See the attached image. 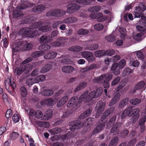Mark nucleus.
I'll return each mask as SVG.
<instances>
[{
	"mask_svg": "<svg viewBox=\"0 0 146 146\" xmlns=\"http://www.w3.org/2000/svg\"><path fill=\"white\" fill-rule=\"evenodd\" d=\"M138 27L140 29V33L137 34L133 35V37L137 41H140L142 39L143 36V37L146 36V29H143L142 27L140 26H139Z\"/></svg>",
	"mask_w": 146,
	"mask_h": 146,
	"instance_id": "5",
	"label": "nucleus"
},
{
	"mask_svg": "<svg viewBox=\"0 0 146 146\" xmlns=\"http://www.w3.org/2000/svg\"><path fill=\"white\" fill-rule=\"evenodd\" d=\"M115 36L112 34L107 35L105 37L106 39L109 42L113 41L115 40Z\"/></svg>",
	"mask_w": 146,
	"mask_h": 146,
	"instance_id": "42",
	"label": "nucleus"
},
{
	"mask_svg": "<svg viewBox=\"0 0 146 146\" xmlns=\"http://www.w3.org/2000/svg\"><path fill=\"white\" fill-rule=\"evenodd\" d=\"M104 127L105 124L102 123H100L99 125H97L93 131V134L95 135L100 132L104 129Z\"/></svg>",
	"mask_w": 146,
	"mask_h": 146,
	"instance_id": "12",
	"label": "nucleus"
},
{
	"mask_svg": "<svg viewBox=\"0 0 146 146\" xmlns=\"http://www.w3.org/2000/svg\"><path fill=\"white\" fill-rule=\"evenodd\" d=\"M1 44L3 45L4 48H7L9 44L7 38H5L3 39L1 41Z\"/></svg>",
	"mask_w": 146,
	"mask_h": 146,
	"instance_id": "55",
	"label": "nucleus"
},
{
	"mask_svg": "<svg viewBox=\"0 0 146 146\" xmlns=\"http://www.w3.org/2000/svg\"><path fill=\"white\" fill-rule=\"evenodd\" d=\"M20 92L23 97H25L27 95V92L25 88L23 86L20 89Z\"/></svg>",
	"mask_w": 146,
	"mask_h": 146,
	"instance_id": "51",
	"label": "nucleus"
},
{
	"mask_svg": "<svg viewBox=\"0 0 146 146\" xmlns=\"http://www.w3.org/2000/svg\"><path fill=\"white\" fill-rule=\"evenodd\" d=\"M144 85L145 82L144 81H140L135 86V88L136 90L143 89Z\"/></svg>",
	"mask_w": 146,
	"mask_h": 146,
	"instance_id": "39",
	"label": "nucleus"
},
{
	"mask_svg": "<svg viewBox=\"0 0 146 146\" xmlns=\"http://www.w3.org/2000/svg\"><path fill=\"white\" fill-rule=\"evenodd\" d=\"M69 125L70 130L71 131H74L75 129H78L81 127V123L79 121H76L70 122Z\"/></svg>",
	"mask_w": 146,
	"mask_h": 146,
	"instance_id": "8",
	"label": "nucleus"
},
{
	"mask_svg": "<svg viewBox=\"0 0 146 146\" xmlns=\"http://www.w3.org/2000/svg\"><path fill=\"white\" fill-rule=\"evenodd\" d=\"M38 124L41 127H47L49 126V123L46 121L39 122Z\"/></svg>",
	"mask_w": 146,
	"mask_h": 146,
	"instance_id": "53",
	"label": "nucleus"
},
{
	"mask_svg": "<svg viewBox=\"0 0 146 146\" xmlns=\"http://www.w3.org/2000/svg\"><path fill=\"white\" fill-rule=\"evenodd\" d=\"M19 136V134L16 132H13L11 134V138L12 140H15L17 139Z\"/></svg>",
	"mask_w": 146,
	"mask_h": 146,
	"instance_id": "60",
	"label": "nucleus"
},
{
	"mask_svg": "<svg viewBox=\"0 0 146 146\" xmlns=\"http://www.w3.org/2000/svg\"><path fill=\"white\" fill-rule=\"evenodd\" d=\"M116 119V117L115 116L113 117L110 119L109 121L107 124V126L108 127L113 125L115 122Z\"/></svg>",
	"mask_w": 146,
	"mask_h": 146,
	"instance_id": "54",
	"label": "nucleus"
},
{
	"mask_svg": "<svg viewBox=\"0 0 146 146\" xmlns=\"http://www.w3.org/2000/svg\"><path fill=\"white\" fill-rule=\"evenodd\" d=\"M89 31L87 29H80L77 32L78 34L79 35H85L88 34Z\"/></svg>",
	"mask_w": 146,
	"mask_h": 146,
	"instance_id": "47",
	"label": "nucleus"
},
{
	"mask_svg": "<svg viewBox=\"0 0 146 146\" xmlns=\"http://www.w3.org/2000/svg\"><path fill=\"white\" fill-rule=\"evenodd\" d=\"M103 88H100L98 89L96 92L93 91L88 93V91L84 92L79 98L78 103H80L84 101L85 102H87L90 101L93 98H97L100 95L103 91Z\"/></svg>",
	"mask_w": 146,
	"mask_h": 146,
	"instance_id": "2",
	"label": "nucleus"
},
{
	"mask_svg": "<svg viewBox=\"0 0 146 146\" xmlns=\"http://www.w3.org/2000/svg\"><path fill=\"white\" fill-rule=\"evenodd\" d=\"M124 20L126 21L129 20H132L133 19V16L132 14L130 13H127L125 14L124 17Z\"/></svg>",
	"mask_w": 146,
	"mask_h": 146,
	"instance_id": "43",
	"label": "nucleus"
},
{
	"mask_svg": "<svg viewBox=\"0 0 146 146\" xmlns=\"http://www.w3.org/2000/svg\"><path fill=\"white\" fill-rule=\"evenodd\" d=\"M125 84V82H121L119 85L117 86L115 90L117 92L120 91L123 88Z\"/></svg>",
	"mask_w": 146,
	"mask_h": 146,
	"instance_id": "57",
	"label": "nucleus"
},
{
	"mask_svg": "<svg viewBox=\"0 0 146 146\" xmlns=\"http://www.w3.org/2000/svg\"><path fill=\"white\" fill-rule=\"evenodd\" d=\"M50 37L45 35L42 36L39 39V41L41 43H47L49 42Z\"/></svg>",
	"mask_w": 146,
	"mask_h": 146,
	"instance_id": "30",
	"label": "nucleus"
},
{
	"mask_svg": "<svg viewBox=\"0 0 146 146\" xmlns=\"http://www.w3.org/2000/svg\"><path fill=\"white\" fill-rule=\"evenodd\" d=\"M128 108H130L131 110L129 112L130 116L132 115L135 116L137 117V119H138L139 117V113L140 111L139 109L138 108H135L133 109V107L131 106L129 107Z\"/></svg>",
	"mask_w": 146,
	"mask_h": 146,
	"instance_id": "11",
	"label": "nucleus"
},
{
	"mask_svg": "<svg viewBox=\"0 0 146 146\" xmlns=\"http://www.w3.org/2000/svg\"><path fill=\"white\" fill-rule=\"evenodd\" d=\"M101 9L100 6H96L91 7L88 9V11L90 12H95L99 11Z\"/></svg>",
	"mask_w": 146,
	"mask_h": 146,
	"instance_id": "24",
	"label": "nucleus"
},
{
	"mask_svg": "<svg viewBox=\"0 0 146 146\" xmlns=\"http://www.w3.org/2000/svg\"><path fill=\"white\" fill-rule=\"evenodd\" d=\"M65 13V12L63 10H51L50 11L46 13V15L47 16H53L56 17H60L64 15Z\"/></svg>",
	"mask_w": 146,
	"mask_h": 146,
	"instance_id": "6",
	"label": "nucleus"
},
{
	"mask_svg": "<svg viewBox=\"0 0 146 146\" xmlns=\"http://www.w3.org/2000/svg\"><path fill=\"white\" fill-rule=\"evenodd\" d=\"M121 124L119 123H116L115 125L111 129V133H114L117 130V128L120 126Z\"/></svg>",
	"mask_w": 146,
	"mask_h": 146,
	"instance_id": "59",
	"label": "nucleus"
},
{
	"mask_svg": "<svg viewBox=\"0 0 146 146\" xmlns=\"http://www.w3.org/2000/svg\"><path fill=\"white\" fill-rule=\"evenodd\" d=\"M118 66V64L117 63H115L112 65L111 70L113 74L116 75H118L120 73V70L117 69Z\"/></svg>",
	"mask_w": 146,
	"mask_h": 146,
	"instance_id": "14",
	"label": "nucleus"
},
{
	"mask_svg": "<svg viewBox=\"0 0 146 146\" xmlns=\"http://www.w3.org/2000/svg\"><path fill=\"white\" fill-rule=\"evenodd\" d=\"M82 48L79 46H77L70 47L69 48V50L74 52H79L82 50Z\"/></svg>",
	"mask_w": 146,
	"mask_h": 146,
	"instance_id": "29",
	"label": "nucleus"
},
{
	"mask_svg": "<svg viewBox=\"0 0 146 146\" xmlns=\"http://www.w3.org/2000/svg\"><path fill=\"white\" fill-rule=\"evenodd\" d=\"M112 77L113 75L111 74H103L100 77L94 78L93 81L96 83L99 82L104 80L103 83L104 86L105 88H108L110 86L109 82L111 80Z\"/></svg>",
	"mask_w": 146,
	"mask_h": 146,
	"instance_id": "3",
	"label": "nucleus"
},
{
	"mask_svg": "<svg viewBox=\"0 0 146 146\" xmlns=\"http://www.w3.org/2000/svg\"><path fill=\"white\" fill-rule=\"evenodd\" d=\"M141 102V100L138 98L133 99L130 101V103L133 105L138 104L140 103Z\"/></svg>",
	"mask_w": 146,
	"mask_h": 146,
	"instance_id": "56",
	"label": "nucleus"
},
{
	"mask_svg": "<svg viewBox=\"0 0 146 146\" xmlns=\"http://www.w3.org/2000/svg\"><path fill=\"white\" fill-rule=\"evenodd\" d=\"M126 64L125 60L123 59H121L119 62L118 64L119 69L121 70L123 68Z\"/></svg>",
	"mask_w": 146,
	"mask_h": 146,
	"instance_id": "44",
	"label": "nucleus"
},
{
	"mask_svg": "<svg viewBox=\"0 0 146 146\" xmlns=\"http://www.w3.org/2000/svg\"><path fill=\"white\" fill-rule=\"evenodd\" d=\"M35 66V65L34 64H26L24 68L23 69V71H25V72H29L30 71L33 67Z\"/></svg>",
	"mask_w": 146,
	"mask_h": 146,
	"instance_id": "26",
	"label": "nucleus"
},
{
	"mask_svg": "<svg viewBox=\"0 0 146 146\" xmlns=\"http://www.w3.org/2000/svg\"><path fill=\"white\" fill-rule=\"evenodd\" d=\"M45 7L43 5H37L34 7L33 11L35 13H39L44 10Z\"/></svg>",
	"mask_w": 146,
	"mask_h": 146,
	"instance_id": "18",
	"label": "nucleus"
},
{
	"mask_svg": "<svg viewBox=\"0 0 146 146\" xmlns=\"http://www.w3.org/2000/svg\"><path fill=\"white\" fill-rule=\"evenodd\" d=\"M115 53V51L113 49L108 50L105 51V56L108 55L111 56L114 54Z\"/></svg>",
	"mask_w": 146,
	"mask_h": 146,
	"instance_id": "62",
	"label": "nucleus"
},
{
	"mask_svg": "<svg viewBox=\"0 0 146 146\" xmlns=\"http://www.w3.org/2000/svg\"><path fill=\"white\" fill-rule=\"evenodd\" d=\"M105 51L104 50H97L95 52V54L96 57H100L103 56H105Z\"/></svg>",
	"mask_w": 146,
	"mask_h": 146,
	"instance_id": "36",
	"label": "nucleus"
},
{
	"mask_svg": "<svg viewBox=\"0 0 146 146\" xmlns=\"http://www.w3.org/2000/svg\"><path fill=\"white\" fill-rule=\"evenodd\" d=\"M93 120V118H88L83 123L82 125L85 127H86L87 125L91 124Z\"/></svg>",
	"mask_w": 146,
	"mask_h": 146,
	"instance_id": "50",
	"label": "nucleus"
},
{
	"mask_svg": "<svg viewBox=\"0 0 146 146\" xmlns=\"http://www.w3.org/2000/svg\"><path fill=\"white\" fill-rule=\"evenodd\" d=\"M52 98L46 99L44 100L41 102V104L42 105L45 104L47 106H52L56 103Z\"/></svg>",
	"mask_w": 146,
	"mask_h": 146,
	"instance_id": "10",
	"label": "nucleus"
},
{
	"mask_svg": "<svg viewBox=\"0 0 146 146\" xmlns=\"http://www.w3.org/2000/svg\"><path fill=\"white\" fill-rule=\"evenodd\" d=\"M146 9V7L144 4L140 3L138 6H137L135 7V10L139 12H142Z\"/></svg>",
	"mask_w": 146,
	"mask_h": 146,
	"instance_id": "23",
	"label": "nucleus"
},
{
	"mask_svg": "<svg viewBox=\"0 0 146 146\" xmlns=\"http://www.w3.org/2000/svg\"><path fill=\"white\" fill-rule=\"evenodd\" d=\"M94 27L96 30L100 31L103 29L104 26L102 24L98 23L94 25Z\"/></svg>",
	"mask_w": 146,
	"mask_h": 146,
	"instance_id": "49",
	"label": "nucleus"
},
{
	"mask_svg": "<svg viewBox=\"0 0 146 146\" xmlns=\"http://www.w3.org/2000/svg\"><path fill=\"white\" fill-rule=\"evenodd\" d=\"M13 17L16 18L22 16L23 13L20 11L14 10L13 12Z\"/></svg>",
	"mask_w": 146,
	"mask_h": 146,
	"instance_id": "38",
	"label": "nucleus"
},
{
	"mask_svg": "<svg viewBox=\"0 0 146 146\" xmlns=\"http://www.w3.org/2000/svg\"><path fill=\"white\" fill-rule=\"evenodd\" d=\"M87 86V83L85 82H84L80 83L79 85H78L74 90V92H76L78 90H79Z\"/></svg>",
	"mask_w": 146,
	"mask_h": 146,
	"instance_id": "34",
	"label": "nucleus"
},
{
	"mask_svg": "<svg viewBox=\"0 0 146 146\" xmlns=\"http://www.w3.org/2000/svg\"><path fill=\"white\" fill-rule=\"evenodd\" d=\"M114 110L115 108L114 107L110 108L103 113V116H104L105 117L108 116L109 114L112 113L114 111Z\"/></svg>",
	"mask_w": 146,
	"mask_h": 146,
	"instance_id": "41",
	"label": "nucleus"
},
{
	"mask_svg": "<svg viewBox=\"0 0 146 146\" xmlns=\"http://www.w3.org/2000/svg\"><path fill=\"white\" fill-rule=\"evenodd\" d=\"M50 46L47 44L41 45L38 47V49L41 50V52H44V51H47L50 48Z\"/></svg>",
	"mask_w": 146,
	"mask_h": 146,
	"instance_id": "25",
	"label": "nucleus"
},
{
	"mask_svg": "<svg viewBox=\"0 0 146 146\" xmlns=\"http://www.w3.org/2000/svg\"><path fill=\"white\" fill-rule=\"evenodd\" d=\"M87 86V83L85 82H84L80 83L79 85H78L74 90V92H76L78 90H79Z\"/></svg>",
	"mask_w": 146,
	"mask_h": 146,
	"instance_id": "35",
	"label": "nucleus"
},
{
	"mask_svg": "<svg viewBox=\"0 0 146 146\" xmlns=\"http://www.w3.org/2000/svg\"><path fill=\"white\" fill-rule=\"evenodd\" d=\"M35 78L37 83L39 82L40 81H44L46 79L45 76L43 75L37 76Z\"/></svg>",
	"mask_w": 146,
	"mask_h": 146,
	"instance_id": "46",
	"label": "nucleus"
},
{
	"mask_svg": "<svg viewBox=\"0 0 146 146\" xmlns=\"http://www.w3.org/2000/svg\"><path fill=\"white\" fill-rule=\"evenodd\" d=\"M68 98L67 96H65L62 98L58 102L57 106L60 107L62 106L68 101Z\"/></svg>",
	"mask_w": 146,
	"mask_h": 146,
	"instance_id": "21",
	"label": "nucleus"
},
{
	"mask_svg": "<svg viewBox=\"0 0 146 146\" xmlns=\"http://www.w3.org/2000/svg\"><path fill=\"white\" fill-rule=\"evenodd\" d=\"M120 97V94H119L117 93L113 97L112 99L109 103V106H113L119 100Z\"/></svg>",
	"mask_w": 146,
	"mask_h": 146,
	"instance_id": "13",
	"label": "nucleus"
},
{
	"mask_svg": "<svg viewBox=\"0 0 146 146\" xmlns=\"http://www.w3.org/2000/svg\"><path fill=\"white\" fill-rule=\"evenodd\" d=\"M74 69V68L72 67L68 66L63 67L62 68V71L65 73H69L73 72Z\"/></svg>",
	"mask_w": 146,
	"mask_h": 146,
	"instance_id": "19",
	"label": "nucleus"
},
{
	"mask_svg": "<svg viewBox=\"0 0 146 146\" xmlns=\"http://www.w3.org/2000/svg\"><path fill=\"white\" fill-rule=\"evenodd\" d=\"M132 72V69L129 68H125L122 72V75L123 76L125 77L129 75L130 73Z\"/></svg>",
	"mask_w": 146,
	"mask_h": 146,
	"instance_id": "28",
	"label": "nucleus"
},
{
	"mask_svg": "<svg viewBox=\"0 0 146 146\" xmlns=\"http://www.w3.org/2000/svg\"><path fill=\"white\" fill-rule=\"evenodd\" d=\"M97 20L98 22H103L105 21L107 19L106 16H104L102 13L99 12L96 13Z\"/></svg>",
	"mask_w": 146,
	"mask_h": 146,
	"instance_id": "15",
	"label": "nucleus"
},
{
	"mask_svg": "<svg viewBox=\"0 0 146 146\" xmlns=\"http://www.w3.org/2000/svg\"><path fill=\"white\" fill-rule=\"evenodd\" d=\"M33 45L30 43H27L25 45L23 46V49L24 50H28L32 48Z\"/></svg>",
	"mask_w": 146,
	"mask_h": 146,
	"instance_id": "52",
	"label": "nucleus"
},
{
	"mask_svg": "<svg viewBox=\"0 0 146 146\" xmlns=\"http://www.w3.org/2000/svg\"><path fill=\"white\" fill-rule=\"evenodd\" d=\"M44 52L40 51H36L33 52L32 54V56L33 57L36 58L43 55Z\"/></svg>",
	"mask_w": 146,
	"mask_h": 146,
	"instance_id": "48",
	"label": "nucleus"
},
{
	"mask_svg": "<svg viewBox=\"0 0 146 146\" xmlns=\"http://www.w3.org/2000/svg\"><path fill=\"white\" fill-rule=\"evenodd\" d=\"M22 43L21 41H19L18 42L16 43L13 46L12 48V52H17L20 49V46Z\"/></svg>",
	"mask_w": 146,
	"mask_h": 146,
	"instance_id": "16",
	"label": "nucleus"
},
{
	"mask_svg": "<svg viewBox=\"0 0 146 146\" xmlns=\"http://www.w3.org/2000/svg\"><path fill=\"white\" fill-rule=\"evenodd\" d=\"M52 64H47L43 67L41 70L40 72L42 73L47 72L51 69L52 66Z\"/></svg>",
	"mask_w": 146,
	"mask_h": 146,
	"instance_id": "20",
	"label": "nucleus"
},
{
	"mask_svg": "<svg viewBox=\"0 0 146 146\" xmlns=\"http://www.w3.org/2000/svg\"><path fill=\"white\" fill-rule=\"evenodd\" d=\"M91 111L90 109L87 110L84 113L81 115L80 118L83 119L89 116L91 113Z\"/></svg>",
	"mask_w": 146,
	"mask_h": 146,
	"instance_id": "40",
	"label": "nucleus"
},
{
	"mask_svg": "<svg viewBox=\"0 0 146 146\" xmlns=\"http://www.w3.org/2000/svg\"><path fill=\"white\" fill-rule=\"evenodd\" d=\"M52 115V111L50 110H48L43 116L42 119L43 120H47L51 117Z\"/></svg>",
	"mask_w": 146,
	"mask_h": 146,
	"instance_id": "22",
	"label": "nucleus"
},
{
	"mask_svg": "<svg viewBox=\"0 0 146 146\" xmlns=\"http://www.w3.org/2000/svg\"><path fill=\"white\" fill-rule=\"evenodd\" d=\"M135 52L138 59L142 60H143L144 58V55L141 50H138Z\"/></svg>",
	"mask_w": 146,
	"mask_h": 146,
	"instance_id": "32",
	"label": "nucleus"
},
{
	"mask_svg": "<svg viewBox=\"0 0 146 146\" xmlns=\"http://www.w3.org/2000/svg\"><path fill=\"white\" fill-rule=\"evenodd\" d=\"M42 24L41 22L35 23L30 26L29 28L21 29L18 33L19 35L33 38L39 35L42 32H47L51 30V28L48 26L40 27Z\"/></svg>",
	"mask_w": 146,
	"mask_h": 146,
	"instance_id": "1",
	"label": "nucleus"
},
{
	"mask_svg": "<svg viewBox=\"0 0 146 146\" xmlns=\"http://www.w3.org/2000/svg\"><path fill=\"white\" fill-rule=\"evenodd\" d=\"M91 54V52L90 51H86L81 52V54L84 58L86 59L88 56L90 55Z\"/></svg>",
	"mask_w": 146,
	"mask_h": 146,
	"instance_id": "61",
	"label": "nucleus"
},
{
	"mask_svg": "<svg viewBox=\"0 0 146 146\" xmlns=\"http://www.w3.org/2000/svg\"><path fill=\"white\" fill-rule=\"evenodd\" d=\"M105 107V104L102 101H100L97 103L96 108V110H97L96 114V117L97 118L100 115L104 110Z\"/></svg>",
	"mask_w": 146,
	"mask_h": 146,
	"instance_id": "4",
	"label": "nucleus"
},
{
	"mask_svg": "<svg viewBox=\"0 0 146 146\" xmlns=\"http://www.w3.org/2000/svg\"><path fill=\"white\" fill-rule=\"evenodd\" d=\"M131 110H130V108H128L125 109L121 114V118H124L127 115L130 116V115H129V112Z\"/></svg>",
	"mask_w": 146,
	"mask_h": 146,
	"instance_id": "27",
	"label": "nucleus"
},
{
	"mask_svg": "<svg viewBox=\"0 0 146 146\" xmlns=\"http://www.w3.org/2000/svg\"><path fill=\"white\" fill-rule=\"evenodd\" d=\"M78 98L76 97H74L72 98L69 101L67 106L69 108L72 107V110H75L78 107V104L77 103Z\"/></svg>",
	"mask_w": 146,
	"mask_h": 146,
	"instance_id": "7",
	"label": "nucleus"
},
{
	"mask_svg": "<svg viewBox=\"0 0 146 146\" xmlns=\"http://www.w3.org/2000/svg\"><path fill=\"white\" fill-rule=\"evenodd\" d=\"M98 47V45L95 44L91 45L90 46H87L85 48V49L89 50H92L97 49Z\"/></svg>",
	"mask_w": 146,
	"mask_h": 146,
	"instance_id": "45",
	"label": "nucleus"
},
{
	"mask_svg": "<svg viewBox=\"0 0 146 146\" xmlns=\"http://www.w3.org/2000/svg\"><path fill=\"white\" fill-rule=\"evenodd\" d=\"M120 78L119 76H117L116 78L111 82V86H114L117 85L119 82Z\"/></svg>",
	"mask_w": 146,
	"mask_h": 146,
	"instance_id": "58",
	"label": "nucleus"
},
{
	"mask_svg": "<svg viewBox=\"0 0 146 146\" xmlns=\"http://www.w3.org/2000/svg\"><path fill=\"white\" fill-rule=\"evenodd\" d=\"M119 31L121 35V38L122 39H124L125 36L126 35V30L123 27H120L119 29Z\"/></svg>",
	"mask_w": 146,
	"mask_h": 146,
	"instance_id": "33",
	"label": "nucleus"
},
{
	"mask_svg": "<svg viewBox=\"0 0 146 146\" xmlns=\"http://www.w3.org/2000/svg\"><path fill=\"white\" fill-rule=\"evenodd\" d=\"M121 58L120 56L116 55L111 57V59L112 62H117L121 59Z\"/></svg>",
	"mask_w": 146,
	"mask_h": 146,
	"instance_id": "63",
	"label": "nucleus"
},
{
	"mask_svg": "<svg viewBox=\"0 0 146 146\" xmlns=\"http://www.w3.org/2000/svg\"><path fill=\"white\" fill-rule=\"evenodd\" d=\"M118 142V137H114L111 139L109 146H116Z\"/></svg>",
	"mask_w": 146,
	"mask_h": 146,
	"instance_id": "31",
	"label": "nucleus"
},
{
	"mask_svg": "<svg viewBox=\"0 0 146 146\" xmlns=\"http://www.w3.org/2000/svg\"><path fill=\"white\" fill-rule=\"evenodd\" d=\"M12 119L14 122L17 123L19 121V117L17 114H15L12 117Z\"/></svg>",
	"mask_w": 146,
	"mask_h": 146,
	"instance_id": "64",
	"label": "nucleus"
},
{
	"mask_svg": "<svg viewBox=\"0 0 146 146\" xmlns=\"http://www.w3.org/2000/svg\"><path fill=\"white\" fill-rule=\"evenodd\" d=\"M80 8V6L76 4L72 3L67 6V8L69 13H73Z\"/></svg>",
	"mask_w": 146,
	"mask_h": 146,
	"instance_id": "9",
	"label": "nucleus"
},
{
	"mask_svg": "<svg viewBox=\"0 0 146 146\" xmlns=\"http://www.w3.org/2000/svg\"><path fill=\"white\" fill-rule=\"evenodd\" d=\"M36 81L35 78H29L27 80L26 83L28 85L31 86L34 83H37Z\"/></svg>",
	"mask_w": 146,
	"mask_h": 146,
	"instance_id": "37",
	"label": "nucleus"
},
{
	"mask_svg": "<svg viewBox=\"0 0 146 146\" xmlns=\"http://www.w3.org/2000/svg\"><path fill=\"white\" fill-rule=\"evenodd\" d=\"M54 93L53 91L50 89H46L43 90L41 93L44 96H52Z\"/></svg>",
	"mask_w": 146,
	"mask_h": 146,
	"instance_id": "17",
	"label": "nucleus"
}]
</instances>
